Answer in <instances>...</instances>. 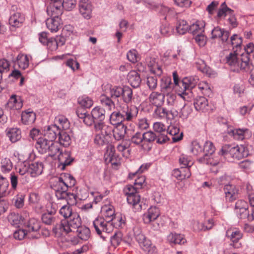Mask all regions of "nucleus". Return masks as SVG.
Returning <instances> with one entry per match:
<instances>
[{
  "instance_id": "nucleus-25",
  "label": "nucleus",
  "mask_w": 254,
  "mask_h": 254,
  "mask_svg": "<svg viewBox=\"0 0 254 254\" xmlns=\"http://www.w3.org/2000/svg\"><path fill=\"white\" fill-rule=\"evenodd\" d=\"M68 226L70 229V232L78 229L81 226V219L78 214L73 213L71 217L67 219Z\"/></svg>"
},
{
  "instance_id": "nucleus-56",
  "label": "nucleus",
  "mask_w": 254,
  "mask_h": 254,
  "mask_svg": "<svg viewBox=\"0 0 254 254\" xmlns=\"http://www.w3.org/2000/svg\"><path fill=\"white\" fill-rule=\"evenodd\" d=\"M235 213L238 219L243 220L244 222L248 221L250 214L249 209H242L235 211Z\"/></svg>"
},
{
  "instance_id": "nucleus-44",
  "label": "nucleus",
  "mask_w": 254,
  "mask_h": 254,
  "mask_svg": "<svg viewBox=\"0 0 254 254\" xmlns=\"http://www.w3.org/2000/svg\"><path fill=\"white\" fill-rule=\"evenodd\" d=\"M59 143L64 146L67 147L71 143L69 135L64 130H61L58 135Z\"/></svg>"
},
{
  "instance_id": "nucleus-14",
  "label": "nucleus",
  "mask_w": 254,
  "mask_h": 254,
  "mask_svg": "<svg viewBox=\"0 0 254 254\" xmlns=\"http://www.w3.org/2000/svg\"><path fill=\"white\" fill-rule=\"evenodd\" d=\"M53 232L57 237H60L66 235L70 232V229L68 226L67 219H64L57 223L53 228Z\"/></svg>"
},
{
  "instance_id": "nucleus-9",
  "label": "nucleus",
  "mask_w": 254,
  "mask_h": 254,
  "mask_svg": "<svg viewBox=\"0 0 254 254\" xmlns=\"http://www.w3.org/2000/svg\"><path fill=\"white\" fill-rule=\"evenodd\" d=\"M66 186H61L56 190L55 195L58 199H66L68 203H74L77 198L76 194L67 192Z\"/></svg>"
},
{
  "instance_id": "nucleus-62",
  "label": "nucleus",
  "mask_w": 254,
  "mask_h": 254,
  "mask_svg": "<svg viewBox=\"0 0 254 254\" xmlns=\"http://www.w3.org/2000/svg\"><path fill=\"white\" fill-rule=\"evenodd\" d=\"M62 4L63 9L67 11L71 10L76 4V0H62Z\"/></svg>"
},
{
  "instance_id": "nucleus-57",
  "label": "nucleus",
  "mask_w": 254,
  "mask_h": 254,
  "mask_svg": "<svg viewBox=\"0 0 254 254\" xmlns=\"http://www.w3.org/2000/svg\"><path fill=\"white\" fill-rule=\"evenodd\" d=\"M101 102L103 106H105L109 110L115 107V104L112 99L105 95H102L101 97Z\"/></svg>"
},
{
  "instance_id": "nucleus-5",
  "label": "nucleus",
  "mask_w": 254,
  "mask_h": 254,
  "mask_svg": "<svg viewBox=\"0 0 254 254\" xmlns=\"http://www.w3.org/2000/svg\"><path fill=\"white\" fill-rule=\"evenodd\" d=\"M173 77L174 84L176 86H179L181 89V90H179L180 93H179V95L182 97L184 100L189 101L190 97L189 94V93L190 92V78L185 77L179 82V77L176 71H174L173 72Z\"/></svg>"
},
{
  "instance_id": "nucleus-50",
  "label": "nucleus",
  "mask_w": 254,
  "mask_h": 254,
  "mask_svg": "<svg viewBox=\"0 0 254 254\" xmlns=\"http://www.w3.org/2000/svg\"><path fill=\"white\" fill-rule=\"evenodd\" d=\"M76 232L78 237L82 240L86 241L90 237V230L87 227L81 226L77 230Z\"/></svg>"
},
{
  "instance_id": "nucleus-18",
  "label": "nucleus",
  "mask_w": 254,
  "mask_h": 254,
  "mask_svg": "<svg viewBox=\"0 0 254 254\" xmlns=\"http://www.w3.org/2000/svg\"><path fill=\"white\" fill-rule=\"evenodd\" d=\"M193 68H196L203 73L207 74L209 77H215L216 73L210 68L207 67L204 61L201 59L195 60L193 65Z\"/></svg>"
},
{
  "instance_id": "nucleus-21",
  "label": "nucleus",
  "mask_w": 254,
  "mask_h": 254,
  "mask_svg": "<svg viewBox=\"0 0 254 254\" xmlns=\"http://www.w3.org/2000/svg\"><path fill=\"white\" fill-rule=\"evenodd\" d=\"M60 127L56 125H51L46 127L44 130L45 138L53 141L60 132Z\"/></svg>"
},
{
  "instance_id": "nucleus-49",
  "label": "nucleus",
  "mask_w": 254,
  "mask_h": 254,
  "mask_svg": "<svg viewBox=\"0 0 254 254\" xmlns=\"http://www.w3.org/2000/svg\"><path fill=\"white\" fill-rule=\"evenodd\" d=\"M109 137L107 136L96 132L94 138V142L99 146L106 145L109 143Z\"/></svg>"
},
{
  "instance_id": "nucleus-36",
  "label": "nucleus",
  "mask_w": 254,
  "mask_h": 254,
  "mask_svg": "<svg viewBox=\"0 0 254 254\" xmlns=\"http://www.w3.org/2000/svg\"><path fill=\"white\" fill-rule=\"evenodd\" d=\"M167 133H169L173 136L172 140L173 142H177L182 139L183 132L179 135L180 132V128L177 125H170L167 130Z\"/></svg>"
},
{
  "instance_id": "nucleus-32",
  "label": "nucleus",
  "mask_w": 254,
  "mask_h": 254,
  "mask_svg": "<svg viewBox=\"0 0 254 254\" xmlns=\"http://www.w3.org/2000/svg\"><path fill=\"white\" fill-rule=\"evenodd\" d=\"M113 128V136L115 140L119 141L124 138L127 133V127L125 125L115 126Z\"/></svg>"
},
{
  "instance_id": "nucleus-4",
  "label": "nucleus",
  "mask_w": 254,
  "mask_h": 254,
  "mask_svg": "<svg viewBox=\"0 0 254 254\" xmlns=\"http://www.w3.org/2000/svg\"><path fill=\"white\" fill-rule=\"evenodd\" d=\"M137 187L132 185H127L124 189V192L127 196V201L128 204L132 205L136 211H140L144 209L140 201V196L137 192Z\"/></svg>"
},
{
  "instance_id": "nucleus-23",
  "label": "nucleus",
  "mask_w": 254,
  "mask_h": 254,
  "mask_svg": "<svg viewBox=\"0 0 254 254\" xmlns=\"http://www.w3.org/2000/svg\"><path fill=\"white\" fill-rule=\"evenodd\" d=\"M161 91L162 93L169 95L174 88V85L172 83L171 78L170 77H163L161 80Z\"/></svg>"
},
{
  "instance_id": "nucleus-41",
  "label": "nucleus",
  "mask_w": 254,
  "mask_h": 254,
  "mask_svg": "<svg viewBox=\"0 0 254 254\" xmlns=\"http://www.w3.org/2000/svg\"><path fill=\"white\" fill-rule=\"evenodd\" d=\"M122 97L125 103L127 104L131 103L132 100L134 99L132 89L128 86H123Z\"/></svg>"
},
{
  "instance_id": "nucleus-63",
  "label": "nucleus",
  "mask_w": 254,
  "mask_h": 254,
  "mask_svg": "<svg viewBox=\"0 0 254 254\" xmlns=\"http://www.w3.org/2000/svg\"><path fill=\"white\" fill-rule=\"evenodd\" d=\"M25 195L22 193H18L13 198L14 205L17 208H21L24 205Z\"/></svg>"
},
{
  "instance_id": "nucleus-55",
  "label": "nucleus",
  "mask_w": 254,
  "mask_h": 254,
  "mask_svg": "<svg viewBox=\"0 0 254 254\" xmlns=\"http://www.w3.org/2000/svg\"><path fill=\"white\" fill-rule=\"evenodd\" d=\"M204 154L212 155L215 151V148L213 143L210 141H206L202 147Z\"/></svg>"
},
{
  "instance_id": "nucleus-64",
  "label": "nucleus",
  "mask_w": 254,
  "mask_h": 254,
  "mask_svg": "<svg viewBox=\"0 0 254 254\" xmlns=\"http://www.w3.org/2000/svg\"><path fill=\"white\" fill-rule=\"evenodd\" d=\"M127 60L132 63H135L139 60V57L137 52L132 49L129 51L127 55Z\"/></svg>"
},
{
  "instance_id": "nucleus-7",
  "label": "nucleus",
  "mask_w": 254,
  "mask_h": 254,
  "mask_svg": "<svg viewBox=\"0 0 254 254\" xmlns=\"http://www.w3.org/2000/svg\"><path fill=\"white\" fill-rule=\"evenodd\" d=\"M204 23L202 21H197L191 24V34L193 38L199 47H203L206 43V37L204 35Z\"/></svg>"
},
{
  "instance_id": "nucleus-48",
  "label": "nucleus",
  "mask_w": 254,
  "mask_h": 254,
  "mask_svg": "<svg viewBox=\"0 0 254 254\" xmlns=\"http://www.w3.org/2000/svg\"><path fill=\"white\" fill-rule=\"evenodd\" d=\"M168 240L170 243L176 244H184L186 240L181 234L171 233L168 236Z\"/></svg>"
},
{
  "instance_id": "nucleus-60",
  "label": "nucleus",
  "mask_w": 254,
  "mask_h": 254,
  "mask_svg": "<svg viewBox=\"0 0 254 254\" xmlns=\"http://www.w3.org/2000/svg\"><path fill=\"white\" fill-rule=\"evenodd\" d=\"M60 214L65 219H68L73 213L72 212L71 208L69 206L65 205L60 209Z\"/></svg>"
},
{
  "instance_id": "nucleus-28",
  "label": "nucleus",
  "mask_w": 254,
  "mask_h": 254,
  "mask_svg": "<svg viewBox=\"0 0 254 254\" xmlns=\"http://www.w3.org/2000/svg\"><path fill=\"white\" fill-rule=\"evenodd\" d=\"M172 175L178 180H182L190 177V169L188 167H181L180 169H175Z\"/></svg>"
},
{
  "instance_id": "nucleus-6",
  "label": "nucleus",
  "mask_w": 254,
  "mask_h": 254,
  "mask_svg": "<svg viewBox=\"0 0 254 254\" xmlns=\"http://www.w3.org/2000/svg\"><path fill=\"white\" fill-rule=\"evenodd\" d=\"M93 225L97 234L103 240H105L107 234L113 230L110 223L107 222L103 217L96 218L93 222Z\"/></svg>"
},
{
  "instance_id": "nucleus-61",
  "label": "nucleus",
  "mask_w": 254,
  "mask_h": 254,
  "mask_svg": "<svg viewBox=\"0 0 254 254\" xmlns=\"http://www.w3.org/2000/svg\"><path fill=\"white\" fill-rule=\"evenodd\" d=\"M123 87L114 86L110 89L111 97L112 98H117L122 95Z\"/></svg>"
},
{
  "instance_id": "nucleus-42",
  "label": "nucleus",
  "mask_w": 254,
  "mask_h": 254,
  "mask_svg": "<svg viewBox=\"0 0 254 254\" xmlns=\"http://www.w3.org/2000/svg\"><path fill=\"white\" fill-rule=\"evenodd\" d=\"M227 236L230 238L233 242V246L235 243H237L243 237L242 233L237 229H233L232 231L228 230L226 233Z\"/></svg>"
},
{
  "instance_id": "nucleus-12",
  "label": "nucleus",
  "mask_w": 254,
  "mask_h": 254,
  "mask_svg": "<svg viewBox=\"0 0 254 254\" xmlns=\"http://www.w3.org/2000/svg\"><path fill=\"white\" fill-rule=\"evenodd\" d=\"M227 132L229 135L239 140H242L251 135V132L249 129L246 128H234L233 127H228Z\"/></svg>"
},
{
  "instance_id": "nucleus-1",
  "label": "nucleus",
  "mask_w": 254,
  "mask_h": 254,
  "mask_svg": "<svg viewBox=\"0 0 254 254\" xmlns=\"http://www.w3.org/2000/svg\"><path fill=\"white\" fill-rule=\"evenodd\" d=\"M138 113V108L134 105L123 106L117 111L113 112L110 115V122L113 126L124 125L125 121L133 122Z\"/></svg>"
},
{
  "instance_id": "nucleus-11",
  "label": "nucleus",
  "mask_w": 254,
  "mask_h": 254,
  "mask_svg": "<svg viewBox=\"0 0 254 254\" xmlns=\"http://www.w3.org/2000/svg\"><path fill=\"white\" fill-rule=\"evenodd\" d=\"M47 12L51 16L59 17L63 12L62 0H51L47 8Z\"/></svg>"
},
{
  "instance_id": "nucleus-27",
  "label": "nucleus",
  "mask_w": 254,
  "mask_h": 254,
  "mask_svg": "<svg viewBox=\"0 0 254 254\" xmlns=\"http://www.w3.org/2000/svg\"><path fill=\"white\" fill-rule=\"evenodd\" d=\"M39 229V223L35 220L31 219L29 221L24 229L27 234V237L29 239H34L36 237L31 233L37 232Z\"/></svg>"
},
{
  "instance_id": "nucleus-51",
  "label": "nucleus",
  "mask_w": 254,
  "mask_h": 254,
  "mask_svg": "<svg viewBox=\"0 0 254 254\" xmlns=\"http://www.w3.org/2000/svg\"><path fill=\"white\" fill-rule=\"evenodd\" d=\"M17 61L20 68L25 69L29 66V59L27 55H18Z\"/></svg>"
},
{
  "instance_id": "nucleus-13",
  "label": "nucleus",
  "mask_w": 254,
  "mask_h": 254,
  "mask_svg": "<svg viewBox=\"0 0 254 254\" xmlns=\"http://www.w3.org/2000/svg\"><path fill=\"white\" fill-rule=\"evenodd\" d=\"M199 81V78L195 76L191 79V89L197 88L204 95L209 96L212 94L211 89L208 84L205 81Z\"/></svg>"
},
{
  "instance_id": "nucleus-52",
  "label": "nucleus",
  "mask_w": 254,
  "mask_h": 254,
  "mask_svg": "<svg viewBox=\"0 0 254 254\" xmlns=\"http://www.w3.org/2000/svg\"><path fill=\"white\" fill-rule=\"evenodd\" d=\"M190 26L187 24L186 21L181 20L178 21L176 25V30L180 34H184L188 30Z\"/></svg>"
},
{
  "instance_id": "nucleus-8",
  "label": "nucleus",
  "mask_w": 254,
  "mask_h": 254,
  "mask_svg": "<svg viewBox=\"0 0 254 254\" xmlns=\"http://www.w3.org/2000/svg\"><path fill=\"white\" fill-rule=\"evenodd\" d=\"M46 207V212L41 216L42 221L46 225H52L57 220V218L55 216L57 212L56 205L50 203L47 204Z\"/></svg>"
},
{
  "instance_id": "nucleus-30",
  "label": "nucleus",
  "mask_w": 254,
  "mask_h": 254,
  "mask_svg": "<svg viewBox=\"0 0 254 254\" xmlns=\"http://www.w3.org/2000/svg\"><path fill=\"white\" fill-rule=\"evenodd\" d=\"M193 105L194 108L197 111L205 112L208 110V101L203 96L195 98L193 102Z\"/></svg>"
},
{
  "instance_id": "nucleus-31",
  "label": "nucleus",
  "mask_w": 254,
  "mask_h": 254,
  "mask_svg": "<svg viewBox=\"0 0 254 254\" xmlns=\"http://www.w3.org/2000/svg\"><path fill=\"white\" fill-rule=\"evenodd\" d=\"M234 13V10L227 6L225 2H223L219 8L215 17L217 20L224 19L227 16Z\"/></svg>"
},
{
  "instance_id": "nucleus-19",
  "label": "nucleus",
  "mask_w": 254,
  "mask_h": 254,
  "mask_svg": "<svg viewBox=\"0 0 254 254\" xmlns=\"http://www.w3.org/2000/svg\"><path fill=\"white\" fill-rule=\"evenodd\" d=\"M58 156L60 162L59 167H61L62 170H64L66 166L70 165L74 160V158L70 156V152L68 151L64 152L61 151Z\"/></svg>"
},
{
  "instance_id": "nucleus-38",
  "label": "nucleus",
  "mask_w": 254,
  "mask_h": 254,
  "mask_svg": "<svg viewBox=\"0 0 254 254\" xmlns=\"http://www.w3.org/2000/svg\"><path fill=\"white\" fill-rule=\"evenodd\" d=\"M128 82L133 88H137L141 83V78L139 74L135 70H132L127 75Z\"/></svg>"
},
{
  "instance_id": "nucleus-16",
  "label": "nucleus",
  "mask_w": 254,
  "mask_h": 254,
  "mask_svg": "<svg viewBox=\"0 0 254 254\" xmlns=\"http://www.w3.org/2000/svg\"><path fill=\"white\" fill-rule=\"evenodd\" d=\"M223 190L227 201L233 202L239 197V189L235 185L227 184L224 186Z\"/></svg>"
},
{
  "instance_id": "nucleus-17",
  "label": "nucleus",
  "mask_w": 254,
  "mask_h": 254,
  "mask_svg": "<svg viewBox=\"0 0 254 254\" xmlns=\"http://www.w3.org/2000/svg\"><path fill=\"white\" fill-rule=\"evenodd\" d=\"M78 8L79 13L84 18L89 19L91 17L92 5L88 0H80Z\"/></svg>"
},
{
  "instance_id": "nucleus-43",
  "label": "nucleus",
  "mask_w": 254,
  "mask_h": 254,
  "mask_svg": "<svg viewBox=\"0 0 254 254\" xmlns=\"http://www.w3.org/2000/svg\"><path fill=\"white\" fill-rule=\"evenodd\" d=\"M131 143H132L143 150V133L139 131L136 132L130 138Z\"/></svg>"
},
{
  "instance_id": "nucleus-59",
  "label": "nucleus",
  "mask_w": 254,
  "mask_h": 254,
  "mask_svg": "<svg viewBox=\"0 0 254 254\" xmlns=\"http://www.w3.org/2000/svg\"><path fill=\"white\" fill-rule=\"evenodd\" d=\"M143 250L148 254H158L157 250L155 246L151 243L150 241H147L145 245L142 246Z\"/></svg>"
},
{
  "instance_id": "nucleus-24",
  "label": "nucleus",
  "mask_w": 254,
  "mask_h": 254,
  "mask_svg": "<svg viewBox=\"0 0 254 254\" xmlns=\"http://www.w3.org/2000/svg\"><path fill=\"white\" fill-rule=\"evenodd\" d=\"M52 141L46 138L40 137L36 143L35 146L38 152L41 154L48 152Z\"/></svg>"
},
{
  "instance_id": "nucleus-10",
  "label": "nucleus",
  "mask_w": 254,
  "mask_h": 254,
  "mask_svg": "<svg viewBox=\"0 0 254 254\" xmlns=\"http://www.w3.org/2000/svg\"><path fill=\"white\" fill-rule=\"evenodd\" d=\"M153 129L155 133L158 136L157 143L163 144L169 140L167 135V132L165 126L163 124L160 122L155 123L153 125Z\"/></svg>"
},
{
  "instance_id": "nucleus-15",
  "label": "nucleus",
  "mask_w": 254,
  "mask_h": 254,
  "mask_svg": "<svg viewBox=\"0 0 254 254\" xmlns=\"http://www.w3.org/2000/svg\"><path fill=\"white\" fill-rule=\"evenodd\" d=\"M143 150L149 151L152 147L153 142L157 140L158 136L155 132L152 131H148L143 133Z\"/></svg>"
},
{
  "instance_id": "nucleus-46",
  "label": "nucleus",
  "mask_w": 254,
  "mask_h": 254,
  "mask_svg": "<svg viewBox=\"0 0 254 254\" xmlns=\"http://www.w3.org/2000/svg\"><path fill=\"white\" fill-rule=\"evenodd\" d=\"M243 43L242 38L238 34H235L231 36L229 46L230 45L233 49H236V51L240 48Z\"/></svg>"
},
{
  "instance_id": "nucleus-34",
  "label": "nucleus",
  "mask_w": 254,
  "mask_h": 254,
  "mask_svg": "<svg viewBox=\"0 0 254 254\" xmlns=\"http://www.w3.org/2000/svg\"><path fill=\"white\" fill-rule=\"evenodd\" d=\"M165 94L152 92L149 96L150 102L155 106H161L164 102Z\"/></svg>"
},
{
  "instance_id": "nucleus-20",
  "label": "nucleus",
  "mask_w": 254,
  "mask_h": 254,
  "mask_svg": "<svg viewBox=\"0 0 254 254\" xmlns=\"http://www.w3.org/2000/svg\"><path fill=\"white\" fill-rule=\"evenodd\" d=\"M159 216L158 208L155 206L150 207L143 215V221L145 224H149L155 220Z\"/></svg>"
},
{
  "instance_id": "nucleus-53",
  "label": "nucleus",
  "mask_w": 254,
  "mask_h": 254,
  "mask_svg": "<svg viewBox=\"0 0 254 254\" xmlns=\"http://www.w3.org/2000/svg\"><path fill=\"white\" fill-rule=\"evenodd\" d=\"M78 103L84 108H90L93 105V102L90 97L83 96L78 98Z\"/></svg>"
},
{
  "instance_id": "nucleus-45",
  "label": "nucleus",
  "mask_w": 254,
  "mask_h": 254,
  "mask_svg": "<svg viewBox=\"0 0 254 254\" xmlns=\"http://www.w3.org/2000/svg\"><path fill=\"white\" fill-rule=\"evenodd\" d=\"M9 182L3 177H0V197L6 196L9 193L8 189Z\"/></svg>"
},
{
  "instance_id": "nucleus-29",
  "label": "nucleus",
  "mask_w": 254,
  "mask_h": 254,
  "mask_svg": "<svg viewBox=\"0 0 254 254\" xmlns=\"http://www.w3.org/2000/svg\"><path fill=\"white\" fill-rule=\"evenodd\" d=\"M105 110L99 107H96L92 109L91 112V115L93 117L95 124L103 122L105 118Z\"/></svg>"
},
{
  "instance_id": "nucleus-22",
  "label": "nucleus",
  "mask_w": 254,
  "mask_h": 254,
  "mask_svg": "<svg viewBox=\"0 0 254 254\" xmlns=\"http://www.w3.org/2000/svg\"><path fill=\"white\" fill-rule=\"evenodd\" d=\"M58 183L59 184L58 188H61V186H66L68 189V187L70 188L75 185L76 180L70 174H64L58 178Z\"/></svg>"
},
{
  "instance_id": "nucleus-47",
  "label": "nucleus",
  "mask_w": 254,
  "mask_h": 254,
  "mask_svg": "<svg viewBox=\"0 0 254 254\" xmlns=\"http://www.w3.org/2000/svg\"><path fill=\"white\" fill-rule=\"evenodd\" d=\"M106 145V151L105 154V156L107 157L106 159L109 158V161L111 162L112 164H116V163L114 162V159L116 157L115 147L114 145L109 143Z\"/></svg>"
},
{
  "instance_id": "nucleus-58",
  "label": "nucleus",
  "mask_w": 254,
  "mask_h": 254,
  "mask_svg": "<svg viewBox=\"0 0 254 254\" xmlns=\"http://www.w3.org/2000/svg\"><path fill=\"white\" fill-rule=\"evenodd\" d=\"M203 148L196 140L191 142V153L193 155H198L202 153Z\"/></svg>"
},
{
  "instance_id": "nucleus-33",
  "label": "nucleus",
  "mask_w": 254,
  "mask_h": 254,
  "mask_svg": "<svg viewBox=\"0 0 254 254\" xmlns=\"http://www.w3.org/2000/svg\"><path fill=\"white\" fill-rule=\"evenodd\" d=\"M197 160L201 163L210 165L212 166H217L220 162L219 157H214L213 154L212 155L203 154L202 157L197 158Z\"/></svg>"
},
{
  "instance_id": "nucleus-35",
  "label": "nucleus",
  "mask_w": 254,
  "mask_h": 254,
  "mask_svg": "<svg viewBox=\"0 0 254 254\" xmlns=\"http://www.w3.org/2000/svg\"><path fill=\"white\" fill-rule=\"evenodd\" d=\"M95 129L96 132H99L109 138L110 137V135L113 131L112 127L105 125L104 122L95 124Z\"/></svg>"
},
{
  "instance_id": "nucleus-39",
  "label": "nucleus",
  "mask_w": 254,
  "mask_h": 254,
  "mask_svg": "<svg viewBox=\"0 0 254 254\" xmlns=\"http://www.w3.org/2000/svg\"><path fill=\"white\" fill-rule=\"evenodd\" d=\"M21 130L18 128H10L6 130V135L10 141L14 143L21 138Z\"/></svg>"
},
{
  "instance_id": "nucleus-37",
  "label": "nucleus",
  "mask_w": 254,
  "mask_h": 254,
  "mask_svg": "<svg viewBox=\"0 0 254 254\" xmlns=\"http://www.w3.org/2000/svg\"><path fill=\"white\" fill-rule=\"evenodd\" d=\"M24 21V17L18 12L11 13L9 18V23L13 27H19Z\"/></svg>"
},
{
  "instance_id": "nucleus-54",
  "label": "nucleus",
  "mask_w": 254,
  "mask_h": 254,
  "mask_svg": "<svg viewBox=\"0 0 254 254\" xmlns=\"http://www.w3.org/2000/svg\"><path fill=\"white\" fill-rule=\"evenodd\" d=\"M13 165L9 158H3L1 161V169L2 172L7 173L12 168Z\"/></svg>"
},
{
  "instance_id": "nucleus-3",
  "label": "nucleus",
  "mask_w": 254,
  "mask_h": 254,
  "mask_svg": "<svg viewBox=\"0 0 254 254\" xmlns=\"http://www.w3.org/2000/svg\"><path fill=\"white\" fill-rule=\"evenodd\" d=\"M43 168V164L41 162L24 161L19 165L18 172L21 175L30 174L31 177H36L42 174Z\"/></svg>"
},
{
  "instance_id": "nucleus-26",
  "label": "nucleus",
  "mask_w": 254,
  "mask_h": 254,
  "mask_svg": "<svg viewBox=\"0 0 254 254\" xmlns=\"http://www.w3.org/2000/svg\"><path fill=\"white\" fill-rule=\"evenodd\" d=\"M46 24L48 29L51 32H56L61 27V19L59 17H53V18H48Z\"/></svg>"
},
{
  "instance_id": "nucleus-2",
  "label": "nucleus",
  "mask_w": 254,
  "mask_h": 254,
  "mask_svg": "<svg viewBox=\"0 0 254 254\" xmlns=\"http://www.w3.org/2000/svg\"><path fill=\"white\" fill-rule=\"evenodd\" d=\"M219 154L226 157L231 156L234 159L239 160L247 157L249 154V151L248 147L245 145H238L230 148L226 146H223L220 150Z\"/></svg>"
},
{
  "instance_id": "nucleus-40",
  "label": "nucleus",
  "mask_w": 254,
  "mask_h": 254,
  "mask_svg": "<svg viewBox=\"0 0 254 254\" xmlns=\"http://www.w3.org/2000/svg\"><path fill=\"white\" fill-rule=\"evenodd\" d=\"M35 120L36 115L33 111H25L21 114V121L24 124H32Z\"/></svg>"
}]
</instances>
